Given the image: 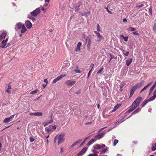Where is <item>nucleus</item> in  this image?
I'll list each match as a JSON object with an SVG mask.
<instances>
[{
  "mask_svg": "<svg viewBox=\"0 0 156 156\" xmlns=\"http://www.w3.org/2000/svg\"><path fill=\"white\" fill-rule=\"evenodd\" d=\"M142 98L141 97H139L135 99L130 106V108L128 111V112L129 113L133 111L137 106L139 105L140 102L142 100Z\"/></svg>",
  "mask_w": 156,
  "mask_h": 156,
  "instance_id": "1",
  "label": "nucleus"
},
{
  "mask_svg": "<svg viewBox=\"0 0 156 156\" xmlns=\"http://www.w3.org/2000/svg\"><path fill=\"white\" fill-rule=\"evenodd\" d=\"M65 135V133H62L57 135L54 139V143H55L57 142L58 145L63 143L65 140L64 137Z\"/></svg>",
  "mask_w": 156,
  "mask_h": 156,
  "instance_id": "2",
  "label": "nucleus"
},
{
  "mask_svg": "<svg viewBox=\"0 0 156 156\" xmlns=\"http://www.w3.org/2000/svg\"><path fill=\"white\" fill-rule=\"evenodd\" d=\"M8 40V38H7L5 40L2 41L1 44V47L4 48H6L10 46V43H7Z\"/></svg>",
  "mask_w": 156,
  "mask_h": 156,
  "instance_id": "3",
  "label": "nucleus"
},
{
  "mask_svg": "<svg viewBox=\"0 0 156 156\" xmlns=\"http://www.w3.org/2000/svg\"><path fill=\"white\" fill-rule=\"evenodd\" d=\"M41 12V9L39 8L36 9L33 11L30 12V13L32 16H36L40 13Z\"/></svg>",
  "mask_w": 156,
  "mask_h": 156,
  "instance_id": "4",
  "label": "nucleus"
},
{
  "mask_svg": "<svg viewBox=\"0 0 156 156\" xmlns=\"http://www.w3.org/2000/svg\"><path fill=\"white\" fill-rule=\"evenodd\" d=\"M14 116L15 115H13L9 118L5 119L3 120V122L5 123L9 122L13 120V118L14 117Z\"/></svg>",
  "mask_w": 156,
  "mask_h": 156,
  "instance_id": "5",
  "label": "nucleus"
},
{
  "mask_svg": "<svg viewBox=\"0 0 156 156\" xmlns=\"http://www.w3.org/2000/svg\"><path fill=\"white\" fill-rule=\"evenodd\" d=\"M66 76V75L65 74L61 75L60 76H58L55 79H54L52 81V83H55L58 81L60 80L61 79Z\"/></svg>",
  "mask_w": 156,
  "mask_h": 156,
  "instance_id": "6",
  "label": "nucleus"
},
{
  "mask_svg": "<svg viewBox=\"0 0 156 156\" xmlns=\"http://www.w3.org/2000/svg\"><path fill=\"white\" fill-rule=\"evenodd\" d=\"M76 83V81L74 80H68L66 81V84L68 86H72L74 85Z\"/></svg>",
  "mask_w": 156,
  "mask_h": 156,
  "instance_id": "7",
  "label": "nucleus"
},
{
  "mask_svg": "<svg viewBox=\"0 0 156 156\" xmlns=\"http://www.w3.org/2000/svg\"><path fill=\"white\" fill-rule=\"evenodd\" d=\"M23 25L21 23H18L15 26V29L18 31L20 30V29L22 27Z\"/></svg>",
  "mask_w": 156,
  "mask_h": 156,
  "instance_id": "8",
  "label": "nucleus"
},
{
  "mask_svg": "<svg viewBox=\"0 0 156 156\" xmlns=\"http://www.w3.org/2000/svg\"><path fill=\"white\" fill-rule=\"evenodd\" d=\"M101 145L98 144H95L93 146V148L95 149L98 150L105 147V145L104 144H102Z\"/></svg>",
  "mask_w": 156,
  "mask_h": 156,
  "instance_id": "9",
  "label": "nucleus"
},
{
  "mask_svg": "<svg viewBox=\"0 0 156 156\" xmlns=\"http://www.w3.org/2000/svg\"><path fill=\"white\" fill-rule=\"evenodd\" d=\"M7 34V32L5 31H4L1 35H0V42L2 40L5 38Z\"/></svg>",
  "mask_w": 156,
  "mask_h": 156,
  "instance_id": "10",
  "label": "nucleus"
},
{
  "mask_svg": "<svg viewBox=\"0 0 156 156\" xmlns=\"http://www.w3.org/2000/svg\"><path fill=\"white\" fill-rule=\"evenodd\" d=\"M87 149V148L86 147L83 148L77 154V155L78 156L82 155L86 152Z\"/></svg>",
  "mask_w": 156,
  "mask_h": 156,
  "instance_id": "11",
  "label": "nucleus"
},
{
  "mask_svg": "<svg viewBox=\"0 0 156 156\" xmlns=\"http://www.w3.org/2000/svg\"><path fill=\"white\" fill-rule=\"evenodd\" d=\"M105 133H102L99 134L98 135L95 136V138L97 140H100V139L102 138L105 135Z\"/></svg>",
  "mask_w": 156,
  "mask_h": 156,
  "instance_id": "12",
  "label": "nucleus"
},
{
  "mask_svg": "<svg viewBox=\"0 0 156 156\" xmlns=\"http://www.w3.org/2000/svg\"><path fill=\"white\" fill-rule=\"evenodd\" d=\"M136 89L137 88H136V87H135V86H133L132 87L130 91L129 98L131 97L133 95L134 91L136 90Z\"/></svg>",
  "mask_w": 156,
  "mask_h": 156,
  "instance_id": "13",
  "label": "nucleus"
},
{
  "mask_svg": "<svg viewBox=\"0 0 156 156\" xmlns=\"http://www.w3.org/2000/svg\"><path fill=\"white\" fill-rule=\"evenodd\" d=\"M25 24L27 28H30L32 27V24L31 22L29 20H27L25 22Z\"/></svg>",
  "mask_w": 156,
  "mask_h": 156,
  "instance_id": "14",
  "label": "nucleus"
},
{
  "mask_svg": "<svg viewBox=\"0 0 156 156\" xmlns=\"http://www.w3.org/2000/svg\"><path fill=\"white\" fill-rule=\"evenodd\" d=\"M82 43L80 42H79L77 44L76 48L75 50V51L77 52L80 51V47Z\"/></svg>",
  "mask_w": 156,
  "mask_h": 156,
  "instance_id": "15",
  "label": "nucleus"
},
{
  "mask_svg": "<svg viewBox=\"0 0 156 156\" xmlns=\"http://www.w3.org/2000/svg\"><path fill=\"white\" fill-rule=\"evenodd\" d=\"M133 60L132 58L127 59L126 61V64L127 66H129L132 63Z\"/></svg>",
  "mask_w": 156,
  "mask_h": 156,
  "instance_id": "16",
  "label": "nucleus"
},
{
  "mask_svg": "<svg viewBox=\"0 0 156 156\" xmlns=\"http://www.w3.org/2000/svg\"><path fill=\"white\" fill-rule=\"evenodd\" d=\"M141 108L140 107L138 108L135 111H134L132 113V115H131L129 117H131L133 115H134L136 113H138L141 110Z\"/></svg>",
  "mask_w": 156,
  "mask_h": 156,
  "instance_id": "17",
  "label": "nucleus"
},
{
  "mask_svg": "<svg viewBox=\"0 0 156 156\" xmlns=\"http://www.w3.org/2000/svg\"><path fill=\"white\" fill-rule=\"evenodd\" d=\"M96 140L95 139H92L90 140L87 144L88 146H90L91 144H93L95 141Z\"/></svg>",
  "mask_w": 156,
  "mask_h": 156,
  "instance_id": "18",
  "label": "nucleus"
},
{
  "mask_svg": "<svg viewBox=\"0 0 156 156\" xmlns=\"http://www.w3.org/2000/svg\"><path fill=\"white\" fill-rule=\"evenodd\" d=\"M97 35L98 39L97 40V41L99 42L103 39V37L101 35L100 33Z\"/></svg>",
  "mask_w": 156,
  "mask_h": 156,
  "instance_id": "19",
  "label": "nucleus"
},
{
  "mask_svg": "<svg viewBox=\"0 0 156 156\" xmlns=\"http://www.w3.org/2000/svg\"><path fill=\"white\" fill-rule=\"evenodd\" d=\"M86 41L87 42V48L89 50H90V44H91V40L90 39H86Z\"/></svg>",
  "mask_w": 156,
  "mask_h": 156,
  "instance_id": "20",
  "label": "nucleus"
},
{
  "mask_svg": "<svg viewBox=\"0 0 156 156\" xmlns=\"http://www.w3.org/2000/svg\"><path fill=\"white\" fill-rule=\"evenodd\" d=\"M153 94L154 95L148 99V101H149L153 100L156 98V93L155 92V91H154Z\"/></svg>",
  "mask_w": 156,
  "mask_h": 156,
  "instance_id": "21",
  "label": "nucleus"
},
{
  "mask_svg": "<svg viewBox=\"0 0 156 156\" xmlns=\"http://www.w3.org/2000/svg\"><path fill=\"white\" fill-rule=\"evenodd\" d=\"M144 82L142 81L136 84L134 86L136 87V88H137L138 87H140L142 85L144 84Z\"/></svg>",
  "mask_w": 156,
  "mask_h": 156,
  "instance_id": "22",
  "label": "nucleus"
},
{
  "mask_svg": "<svg viewBox=\"0 0 156 156\" xmlns=\"http://www.w3.org/2000/svg\"><path fill=\"white\" fill-rule=\"evenodd\" d=\"M21 34H23L27 31V29L25 26L23 25L22 27L21 28Z\"/></svg>",
  "mask_w": 156,
  "mask_h": 156,
  "instance_id": "23",
  "label": "nucleus"
},
{
  "mask_svg": "<svg viewBox=\"0 0 156 156\" xmlns=\"http://www.w3.org/2000/svg\"><path fill=\"white\" fill-rule=\"evenodd\" d=\"M11 85L9 84L8 86L7 89L6 90V91L9 94H10L11 92Z\"/></svg>",
  "mask_w": 156,
  "mask_h": 156,
  "instance_id": "24",
  "label": "nucleus"
},
{
  "mask_svg": "<svg viewBox=\"0 0 156 156\" xmlns=\"http://www.w3.org/2000/svg\"><path fill=\"white\" fill-rule=\"evenodd\" d=\"M156 86V82H155L154 85L150 88L149 90V93L150 94L152 92V91L153 90V89H154V88Z\"/></svg>",
  "mask_w": 156,
  "mask_h": 156,
  "instance_id": "25",
  "label": "nucleus"
},
{
  "mask_svg": "<svg viewBox=\"0 0 156 156\" xmlns=\"http://www.w3.org/2000/svg\"><path fill=\"white\" fill-rule=\"evenodd\" d=\"M120 105L119 104L116 105L114 108L112 110V112H114L118 109L119 107L120 106Z\"/></svg>",
  "mask_w": 156,
  "mask_h": 156,
  "instance_id": "26",
  "label": "nucleus"
},
{
  "mask_svg": "<svg viewBox=\"0 0 156 156\" xmlns=\"http://www.w3.org/2000/svg\"><path fill=\"white\" fill-rule=\"evenodd\" d=\"M33 16H32L30 15H28L27 16V17L28 18L30 19L32 21H34L35 20V18L33 17Z\"/></svg>",
  "mask_w": 156,
  "mask_h": 156,
  "instance_id": "27",
  "label": "nucleus"
},
{
  "mask_svg": "<svg viewBox=\"0 0 156 156\" xmlns=\"http://www.w3.org/2000/svg\"><path fill=\"white\" fill-rule=\"evenodd\" d=\"M45 130L46 131H47V132H49L51 131L53 132V130H51V127H50V126H49V127H46L45 128Z\"/></svg>",
  "mask_w": 156,
  "mask_h": 156,
  "instance_id": "28",
  "label": "nucleus"
},
{
  "mask_svg": "<svg viewBox=\"0 0 156 156\" xmlns=\"http://www.w3.org/2000/svg\"><path fill=\"white\" fill-rule=\"evenodd\" d=\"M43 115L42 113L41 112H35V116H42Z\"/></svg>",
  "mask_w": 156,
  "mask_h": 156,
  "instance_id": "29",
  "label": "nucleus"
},
{
  "mask_svg": "<svg viewBox=\"0 0 156 156\" xmlns=\"http://www.w3.org/2000/svg\"><path fill=\"white\" fill-rule=\"evenodd\" d=\"M148 101H148V100H144L142 103L141 107H144L145 105H146L148 102Z\"/></svg>",
  "mask_w": 156,
  "mask_h": 156,
  "instance_id": "30",
  "label": "nucleus"
},
{
  "mask_svg": "<svg viewBox=\"0 0 156 156\" xmlns=\"http://www.w3.org/2000/svg\"><path fill=\"white\" fill-rule=\"evenodd\" d=\"M127 30H129L130 31H134L136 30V29L132 27H129L127 29Z\"/></svg>",
  "mask_w": 156,
  "mask_h": 156,
  "instance_id": "31",
  "label": "nucleus"
},
{
  "mask_svg": "<svg viewBox=\"0 0 156 156\" xmlns=\"http://www.w3.org/2000/svg\"><path fill=\"white\" fill-rule=\"evenodd\" d=\"M123 54L126 56H127L129 55V51H126L125 50H123Z\"/></svg>",
  "mask_w": 156,
  "mask_h": 156,
  "instance_id": "32",
  "label": "nucleus"
},
{
  "mask_svg": "<svg viewBox=\"0 0 156 156\" xmlns=\"http://www.w3.org/2000/svg\"><path fill=\"white\" fill-rule=\"evenodd\" d=\"M38 90L37 89L35 90H33L31 91L30 94H35L37 93Z\"/></svg>",
  "mask_w": 156,
  "mask_h": 156,
  "instance_id": "33",
  "label": "nucleus"
},
{
  "mask_svg": "<svg viewBox=\"0 0 156 156\" xmlns=\"http://www.w3.org/2000/svg\"><path fill=\"white\" fill-rule=\"evenodd\" d=\"M123 38L124 41H128V37L127 36L124 37L123 35H122L121 36Z\"/></svg>",
  "mask_w": 156,
  "mask_h": 156,
  "instance_id": "34",
  "label": "nucleus"
},
{
  "mask_svg": "<svg viewBox=\"0 0 156 156\" xmlns=\"http://www.w3.org/2000/svg\"><path fill=\"white\" fill-rule=\"evenodd\" d=\"M89 136H88L87 138H86L83 140V142L80 145V147L81 146H82L83 144L88 140V137H89Z\"/></svg>",
  "mask_w": 156,
  "mask_h": 156,
  "instance_id": "35",
  "label": "nucleus"
},
{
  "mask_svg": "<svg viewBox=\"0 0 156 156\" xmlns=\"http://www.w3.org/2000/svg\"><path fill=\"white\" fill-rule=\"evenodd\" d=\"M118 140H115L113 144V146H115L118 142Z\"/></svg>",
  "mask_w": 156,
  "mask_h": 156,
  "instance_id": "36",
  "label": "nucleus"
},
{
  "mask_svg": "<svg viewBox=\"0 0 156 156\" xmlns=\"http://www.w3.org/2000/svg\"><path fill=\"white\" fill-rule=\"evenodd\" d=\"M121 122V121H118L116 122L115 124H114V127H115L118 124H119Z\"/></svg>",
  "mask_w": 156,
  "mask_h": 156,
  "instance_id": "37",
  "label": "nucleus"
},
{
  "mask_svg": "<svg viewBox=\"0 0 156 156\" xmlns=\"http://www.w3.org/2000/svg\"><path fill=\"white\" fill-rule=\"evenodd\" d=\"M149 87V85H147V84L144 87V88H143L140 91V93L144 90L146 89Z\"/></svg>",
  "mask_w": 156,
  "mask_h": 156,
  "instance_id": "38",
  "label": "nucleus"
},
{
  "mask_svg": "<svg viewBox=\"0 0 156 156\" xmlns=\"http://www.w3.org/2000/svg\"><path fill=\"white\" fill-rule=\"evenodd\" d=\"M104 69V68L103 67H101L100 69L99 70V71H98L97 73L98 74H100L101 73V72Z\"/></svg>",
  "mask_w": 156,
  "mask_h": 156,
  "instance_id": "39",
  "label": "nucleus"
},
{
  "mask_svg": "<svg viewBox=\"0 0 156 156\" xmlns=\"http://www.w3.org/2000/svg\"><path fill=\"white\" fill-rule=\"evenodd\" d=\"M97 29L98 31H101V28L98 24L97 25Z\"/></svg>",
  "mask_w": 156,
  "mask_h": 156,
  "instance_id": "40",
  "label": "nucleus"
},
{
  "mask_svg": "<svg viewBox=\"0 0 156 156\" xmlns=\"http://www.w3.org/2000/svg\"><path fill=\"white\" fill-rule=\"evenodd\" d=\"M87 156H98L97 154H90Z\"/></svg>",
  "mask_w": 156,
  "mask_h": 156,
  "instance_id": "41",
  "label": "nucleus"
},
{
  "mask_svg": "<svg viewBox=\"0 0 156 156\" xmlns=\"http://www.w3.org/2000/svg\"><path fill=\"white\" fill-rule=\"evenodd\" d=\"M107 151H108L107 149H104L101 151V152L100 154H103V153H104L105 152H106Z\"/></svg>",
  "mask_w": 156,
  "mask_h": 156,
  "instance_id": "42",
  "label": "nucleus"
},
{
  "mask_svg": "<svg viewBox=\"0 0 156 156\" xmlns=\"http://www.w3.org/2000/svg\"><path fill=\"white\" fill-rule=\"evenodd\" d=\"M133 35H136L139 36L140 35V34H139L138 33H137V32H136V31L133 32Z\"/></svg>",
  "mask_w": 156,
  "mask_h": 156,
  "instance_id": "43",
  "label": "nucleus"
},
{
  "mask_svg": "<svg viewBox=\"0 0 156 156\" xmlns=\"http://www.w3.org/2000/svg\"><path fill=\"white\" fill-rule=\"evenodd\" d=\"M153 30L154 31H156V23L154 24L153 28Z\"/></svg>",
  "mask_w": 156,
  "mask_h": 156,
  "instance_id": "44",
  "label": "nucleus"
},
{
  "mask_svg": "<svg viewBox=\"0 0 156 156\" xmlns=\"http://www.w3.org/2000/svg\"><path fill=\"white\" fill-rule=\"evenodd\" d=\"M154 146L155 147H154L153 146L152 147L151 149L153 151H154L156 149V144H154Z\"/></svg>",
  "mask_w": 156,
  "mask_h": 156,
  "instance_id": "45",
  "label": "nucleus"
},
{
  "mask_svg": "<svg viewBox=\"0 0 156 156\" xmlns=\"http://www.w3.org/2000/svg\"><path fill=\"white\" fill-rule=\"evenodd\" d=\"M144 6V5L143 4H142L140 5H137L136 6V8L138 9H139L140 7H143Z\"/></svg>",
  "mask_w": 156,
  "mask_h": 156,
  "instance_id": "46",
  "label": "nucleus"
},
{
  "mask_svg": "<svg viewBox=\"0 0 156 156\" xmlns=\"http://www.w3.org/2000/svg\"><path fill=\"white\" fill-rule=\"evenodd\" d=\"M74 71H75L76 73H81V71L80 70H79L75 69H74Z\"/></svg>",
  "mask_w": 156,
  "mask_h": 156,
  "instance_id": "47",
  "label": "nucleus"
},
{
  "mask_svg": "<svg viewBox=\"0 0 156 156\" xmlns=\"http://www.w3.org/2000/svg\"><path fill=\"white\" fill-rule=\"evenodd\" d=\"M50 127H51V130L52 129H56V126H50Z\"/></svg>",
  "mask_w": 156,
  "mask_h": 156,
  "instance_id": "48",
  "label": "nucleus"
},
{
  "mask_svg": "<svg viewBox=\"0 0 156 156\" xmlns=\"http://www.w3.org/2000/svg\"><path fill=\"white\" fill-rule=\"evenodd\" d=\"M34 140V139L32 138L31 137H30V141L31 142H33Z\"/></svg>",
  "mask_w": 156,
  "mask_h": 156,
  "instance_id": "49",
  "label": "nucleus"
},
{
  "mask_svg": "<svg viewBox=\"0 0 156 156\" xmlns=\"http://www.w3.org/2000/svg\"><path fill=\"white\" fill-rule=\"evenodd\" d=\"M82 141V140L80 139L77 140L76 142V143L77 144L79 143L81 141Z\"/></svg>",
  "mask_w": 156,
  "mask_h": 156,
  "instance_id": "50",
  "label": "nucleus"
},
{
  "mask_svg": "<svg viewBox=\"0 0 156 156\" xmlns=\"http://www.w3.org/2000/svg\"><path fill=\"white\" fill-rule=\"evenodd\" d=\"M82 141V140L80 139L77 140L76 142V143L77 144L79 143L81 141Z\"/></svg>",
  "mask_w": 156,
  "mask_h": 156,
  "instance_id": "51",
  "label": "nucleus"
},
{
  "mask_svg": "<svg viewBox=\"0 0 156 156\" xmlns=\"http://www.w3.org/2000/svg\"><path fill=\"white\" fill-rule=\"evenodd\" d=\"M149 12L151 15L152 14V9L151 7L149 9Z\"/></svg>",
  "mask_w": 156,
  "mask_h": 156,
  "instance_id": "52",
  "label": "nucleus"
},
{
  "mask_svg": "<svg viewBox=\"0 0 156 156\" xmlns=\"http://www.w3.org/2000/svg\"><path fill=\"white\" fill-rule=\"evenodd\" d=\"M44 82H45V83H46V84H47L48 83V81L47 80V79H45L44 80Z\"/></svg>",
  "mask_w": 156,
  "mask_h": 156,
  "instance_id": "53",
  "label": "nucleus"
},
{
  "mask_svg": "<svg viewBox=\"0 0 156 156\" xmlns=\"http://www.w3.org/2000/svg\"><path fill=\"white\" fill-rule=\"evenodd\" d=\"M77 144L75 142L73 144H72V145L71 146V147H73L76 145Z\"/></svg>",
  "mask_w": 156,
  "mask_h": 156,
  "instance_id": "54",
  "label": "nucleus"
},
{
  "mask_svg": "<svg viewBox=\"0 0 156 156\" xmlns=\"http://www.w3.org/2000/svg\"><path fill=\"white\" fill-rule=\"evenodd\" d=\"M107 127H103V128H101V129H99L98 131V132H100L101 130H102L103 129H104L107 128Z\"/></svg>",
  "mask_w": 156,
  "mask_h": 156,
  "instance_id": "55",
  "label": "nucleus"
},
{
  "mask_svg": "<svg viewBox=\"0 0 156 156\" xmlns=\"http://www.w3.org/2000/svg\"><path fill=\"white\" fill-rule=\"evenodd\" d=\"M76 93L77 94H80V90H78L76 92Z\"/></svg>",
  "mask_w": 156,
  "mask_h": 156,
  "instance_id": "56",
  "label": "nucleus"
},
{
  "mask_svg": "<svg viewBox=\"0 0 156 156\" xmlns=\"http://www.w3.org/2000/svg\"><path fill=\"white\" fill-rule=\"evenodd\" d=\"M82 16H87V15L86 14V12H84V13H82Z\"/></svg>",
  "mask_w": 156,
  "mask_h": 156,
  "instance_id": "57",
  "label": "nucleus"
},
{
  "mask_svg": "<svg viewBox=\"0 0 156 156\" xmlns=\"http://www.w3.org/2000/svg\"><path fill=\"white\" fill-rule=\"evenodd\" d=\"M91 151L94 153V154H96V151L94 149H91Z\"/></svg>",
  "mask_w": 156,
  "mask_h": 156,
  "instance_id": "58",
  "label": "nucleus"
},
{
  "mask_svg": "<svg viewBox=\"0 0 156 156\" xmlns=\"http://www.w3.org/2000/svg\"><path fill=\"white\" fill-rule=\"evenodd\" d=\"M92 71V69H91L89 72L88 73V76L87 77L88 78L89 76V75L90 74V73H91Z\"/></svg>",
  "mask_w": 156,
  "mask_h": 156,
  "instance_id": "59",
  "label": "nucleus"
},
{
  "mask_svg": "<svg viewBox=\"0 0 156 156\" xmlns=\"http://www.w3.org/2000/svg\"><path fill=\"white\" fill-rule=\"evenodd\" d=\"M29 115H34L35 116V113H30Z\"/></svg>",
  "mask_w": 156,
  "mask_h": 156,
  "instance_id": "60",
  "label": "nucleus"
},
{
  "mask_svg": "<svg viewBox=\"0 0 156 156\" xmlns=\"http://www.w3.org/2000/svg\"><path fill=\"white\" fill-rule=\"evenodd\" d=\"M94 66V64H93V63H91V65L90 66V67H91V69H92L93 67Z\"/></svg>",
  "mask_w": 156,
  "mask_h": 156,
  "instance_id": "61",
  "label": "nucleus"
},
{
  "mask_svg": "<svg viewBox=\"0 0 156 156\" xmlns=\"http://www.w3.org/2000/svg\"><path fill=\"white\" fill-rule=\"evenodd\" d=\"M91 123V122H86V123H85V125H88V124H90Z\"/></svg>",
  "mask_w": 156,
  "mask_h": 156,
  "instance_id": "62",
  "label": "nucleus"
},
{
  "mask_svg": "<svg viewBox=\"0 0 156 156\" xmlns=\"http://www.w3.org/2000/svg\"><path fill=\"white\" fill-rule=\"evenodd\" d=\"M86 13L87 15V16L88 15H90V12H86Z\"/></svg>",
  "mask_w": 156,
  "mask_h": 156,
  "instance_id": "63",
  "label": "nucleus"
},
{
  "mask_svg": "<svg viewBox=\"0 0 156 156\" xmlns=\"http://www.w3.org/2000/svg\"><path fill=\"white\" fill-rule=\"evenodd\" d=\"M123 21L124 22H127V20L126 18H124L123 19Z\"/></svg>",
  "mask_w": 156,
  "mask_h": 156,
  "instance_id": "64",
  "label": "nucleus"
}]
</instances>
